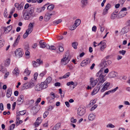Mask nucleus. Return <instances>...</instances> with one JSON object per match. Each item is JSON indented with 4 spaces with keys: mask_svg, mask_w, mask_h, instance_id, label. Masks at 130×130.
Returning <instances> with one entry per match:
<instances>
[{
    "mask_svg": "<svg viewBox=\"0 0 130 130\" xmlns=\"http://www.w3.org/2000/svg\"><path fill=\"white\" fill-rule=\"evenodd\" d=\"M69 54L68 52L66 53L63 56V57L61 59V64L63 65H65L67 64L70 61V59L69 58Z\"/></svg>",
    "mask_w": 130,
    "mask_h": 130,
    "instance_id": "f03ea898",
    "label": "nucleus"
},
{
    "mask_svg": "<svg viewBox=\"0 0 130 130\" xmlns=\"http://www.w3.org/2000/svg\"><path fill=\"white\" fill-rule=\"evenodd\" d=\"M78 44V43L77 42H74L72 43V45L74 49H76L77 48V46Z\"/></svg>",
    "mask_w": 130,
    "mask_h": 130,
    "instance_id": "e433bc0d",
    "label": "nucleus"
},
{
    "mask_svg": "<svg viewBox=\"0 0 130 130\" xmlns=\"http://www.w3.org/2000/svg\"><path fill=\"white\" fill-rule=\"evenodd\" d=\"M80 23V20L79 19L76 20L75 21V23L76 24L77 26H78Z\"/></svg>",
    "mask_w": 130,
    "mask_h": 130,
    "instance_id": "8fccbe9b",
    "label": "nucleus"
},
{
    "mask_svg": "<svg viewBox=\"0 0 130 130\" xmlns=\"http://www.w3.org/2000/svg\"><path fill=\"white\" fill-rule=\"evenodd\" d=\"M119 53L120 54H122L123 55H124L126 51L125 50H122L120 51L119 52Z\"/></svg>",
    "mask_w": 130,
    "mask_h": 130,
    "instance_id": "680f3d73",
    "label": "nucleus"
},
{
    "mask_svg": "<svg viewBox=\"0 0 130 130\" xmlns=\"http://www.w3.org/2000/svg\"><path fill=\"white\" fill-rule=\"evenodd\" d=\"M48 121H47L45 123L43 124V126L44 127H47L48 125Z\"/></svg>",
    "mask_w": 130,
    "mask_h": 130,
    "instance_id": "774afa93",
    "label": "nucleus"
},
{
    "mask_svg": "<svg viewBox=\"0 0 130 130\" xmlns=\"http://www.w3.org/2000/svg\"><path fill=\"white\" fill-rule=\"evenodd\" d=\"M85 112V109L84 107H80L78 109L77 113L79 116L83 115Z\"/></svg>",
    "mask_w": 130,
    "mask_h": 130,
    "instance_id": "20e7f679",
    "label": "nucleus"
},
{
    "mask_svg": "<svg viewBox=\"0 0 130 130\" xmlns=\"http://www.w3.org/2000/svg\"><path fill=\"white\" fill-rule=\"evenodd\" d=\"M12 90L11 88H9L7 89L6 95L7 98H9L11 96L12 94Z\"/></svg>",
    "mask_w": 130,
    "mask_h": 130,
    "instance_id": "aec40b11",
    "label": "nucleus"
},
{
    "mask_svg": "<svg viewBox=\"0 0 130 130\" xmlns=\"http://www.w3.org/2000/svg\"><path fill=\"white\" fill-rule=\"evenodd\" d=\"M108 10L107 9H104L103 10L102 14L103 15H105L107 14L108 13Z\"/></svg>",
    "mask_w": 130,
    "mask_h": 130,
    "instance_id": "de8ad7c7",
    "label": "nucleus"
},
{
    "mask_svg": "<svg viewBox=\"0 0 130 130\" xmlns=\"http://www.w3.org/2000/svg\"><path fill=\"white\" fill-rule=\"evenodd\" d=\"M10 63V60L9 59H8L6 60L4 64V65L5 66H8Z\"/></svg>",
    "mask_w": 130,
    "mask_h": 130,
    "instance_id": "473e14b6",
    "label": "nucleus"
},
{
    "mask_svg": "<svg viewBox=\"0 0 130 130\" xmlns=\"http://www.w3.org/2000/svg\"><path fill=\"white\" fill-rule=\"evenodd\" d=\"M23 3H21L20 5L18 3H16L15 4V6L16 7L18 8L19 10H21L23 8Z\"/></svg>",
    "mask_w": 130,
    "mask_h": 130,
    "instance_id": "6ab92c4d",
    "label": "nucleus"
},
{
    "mask_svg": "<svg viewBox=\"0 0 130 130\" xmlns=\"http://www.w3.org/2000/svg\"><path fill=\"white\" fill-rule=\"evenodd\" d=\"M34 109V111L33 114L34 115H35L39 110L40 108V105H38L36 104L35 107H33Z\"/></svg>",
    "mask_w": 130,
    "mask_h": 130,
    "instance_id": "9d476101",
    "label": "nucleus"
},
{
    "mask_svg": "<svg viewBox=\"0 0 130 130\" xmlns=\"http://www.w3.org/2000/svg\"><path fill=\"white\" fill-rule=\"evenodd\" d=\"M128 31V28L127 27H125L123 28L121 31V33L122 34L126 33Z\"/></svg>",
    "mask_w": 130,
    "mask_h": 130,
    "instance_id": "412c9836",
    "label": "nucleus"
},
{
    "mask_svg": "<svg viewBox=\"0 0 130 130\" xmlns=\"http://www.w3.org/2000/svg\"><path fill=\"white\" fill-rule=\"evenodd\" d=\"M36 62L39 64V66L43 63V61L40 59H36Z\"/></svg>",
    "mask_w": 130,
    "mask_h": 130,
    "instance_id": "a18cd8bd",
    "label": "nucleus"
},
{
    "mask_svg": "<svg viewBox=\"0 0 130 130\" xmlns=\"http://www.w3.org/2000/svg\"><path fill=\"white\" fill-rule=\"evenodd\" d=\"M126 14L125 13L122 11H120L118 14V18H121L126 15Z\"/></svg>",
    "mask_w": 130,
    "mask_h": 130,
    "instance_id": "a211bd4d",
    "label": "nucleus"
},
{
    "mask_svg": "<svg viewBox=\"0 0 130 130\" xmlns=\"http://www.w3.org/2000/svg\"><path fill=\"white\" fill-rule=\"evenodd\" d=\"M0 109L1 110H3L4 109L3 105V103H0Z\"/></svg>",
    "mask_w": 130,
    "mask_h": 130,
    "instance_id": "338daca9",
    "label": "nucleus"
},
{
    "mask_svg": "<svg viewBox=\"0 0 130 130\" xmlns=\"http://www.w3.org/2000/svg\"><path fill=\"white\" fill-rule=\"evenodd\" d=\"M110 83H109L105 82L104 85V86L103 87L101 90V92H103L106 90H108V88L109 87Z\"/></svg>",
    "mask_w": 130,
    "mask_h": 130,
    "instance_id": "0eeeda50",
    "label": "nucleus"
},
{
    "mask_svg": "<svg viewBox=\"0 0 130 130\" xmlns=\"http://www.w3.org/2000/svg\"><path fill=\"white\" fill-rule=\"evenodd\" d=\"M30 72V71H29L27 68H26L25 70L24 73L25 75L27 76L29 75Z\"/></svg>",
    "mask_w": 130,
    "mask_h": 130,
    "instance_id": "c756f323",
    "label": "nucleus"
},
{
    "mask_svg": "<svg viewBox=\"0 0 130 130\" xmlns=\"http://www.w3.org/2000/svg\"><path fill=\"white\" fill-rule=\"evenodd\" d=\"M111 5L109 4H108L106 6L105 9H107L108 10L110 7Z\"/></svg>",
    "mask_w": 130,
    "mask_h": 130,
    "instance_id": "bf43d9fd",
    "label": "nucleus"
},
{
    "mask_svg": "<svg viewBox=\"0 0 130 130\" xmlns=\"http://www.w3.org/2000/svg\"><path fill=\"white\" fill-rule=\"evenodd\" d=\"M35 84L31 80L29 83H26L24 84L23 86L22 89H27L30 88H32L35 85Z\"/></svg>",
    "mask_w": 130,
    "mask_h": 130,
    "instance_id": "7ed1b4c3",
    "label": "nucleus"
},
{
    "mask_svg": "<svg viewBox=\"0 0 130 130\" xmlns=\"http://www.w3.org/2000/svg\"><path fill=\"white\" fill-rule=\"evenodd\" d=\"M54 97H51L50 96H48L47 98V99L48 100L50 101V102H52V100L54 101Z\"/></svg>",
    "mask_w": 130,
    "mask_h": 130,
    "instance_id": "49530a36",
    "label": "nucleus"
},
{
    "mask_svg": "<svg viewBox=\"0 0 130 130\" xmlns=\"http://www.w3.org/2000/svg\"><path fill=\"white\" fill-rule=\"evenodd\" d=\"M54 7V5L53 4L50 5L48 6L47 9L49 11H51L53 10Z\"/></svg>",
    "mask_w": 130,
    "mask_h": 130,
    "instance_id": "c85d7f7f",
    "label": "nucleus"
},
{
    "mask_svg": "<svg viewBox=\"0 0 130 130\" xmlns=\"http://www.w3.org/2000/svg\"><path fill=\"white\" fill-rule=\"evenodd\" d=\"M15 124H13L11 125L9 127V130H13L15 127Z\"/></svg>",
    "mask_w": 130,
    "mask_h": 130,
    "instance_id": "37998d69",
    "label": "nucleus"
},
{
    "mask_svg": "<svg viewBox=\"0 0 130 130\" xmlns=\"http://www.w3.org/2000/svg\"><path fill=\"white\" fill-rule=\"evenodd\" d=\"M84 60L86 62H87V64L88 63H89L91 60V59L88 58H86V60Z\"/></svg>",
    "mask_w": 130,
    "mask_h": 130,
    "instance_id": "052dcab7",
    "label": "nucleus"
},
{
    "mask_svg": "<svg viewBox=\"0 0 130 130\" xmlns=\"http://www.w3.org/2000/svg\"><path fill=\"white\" fill-rule=\"evenodd\" d=\"M40 47L41 48H44L46 47V46L44 44V42L43 40H41L39 42Z\"/></svg>",
    "mask_w": 130,
    "mask_h": 130,
    "instance_id": "5701e85b",
    "label": "nucleus"
},
{
    "mask_svg": "<svg viewBox=\"0 0 130 130\" xmlns=\"http://www.w3.org/2000/svg\"><path fill=\"white\" fill-rule=\"evenodd\" d=\"M19 73V71L18 68H15L13 70V73L16 75H18Z\"/></svg>",
    "mask_w": 130,
    "mask_h": 130,
    "instance_id": "2f4dec72",
    "label": "nucleus"
},
{
    "mask_svg": "<svg viewBox=\"0 0 130 130\" xmlns=\"http://www.w3.org/2000/svg\"><path fill=\"white\" fill-rule=\"evenodd\" d=\"M12 28L11 25L7 27H3L4 31L6 33H8L11 30Z\"/></svg>",
    "mask_w": 130,
    "mask_h": 130,
    "instance_id": "9b49d317",
    "label": "nucleus"
},
{
    "mask_svg": "<svg viewBox=\"0 0 130 130\" xmlns=\"http://www.w3.org/2000/svg\"><path fill=\"white\" fill-rule=\"evenodd\" d=\"M103 69L101 70L97 73L96 74V76L97 77H99L98 78H97L95 80H94L93 78H91L90 79V85L92 87H94L97 83L98 81H99L98 85L99 86L100 83H103L106 80L104 78L105 75H104V73L103 72Z\"/></svg>",
    "mask_w": 130,
    "mask_h": 130,
    "instance_id": "f257e3e1",
    "label": "nucleus"
},
{
    "mask_svg": "<svg viewBox=\"0 0 130 130\" xmlns=\"http://www.w3.org/2000/svg\"><path fill=\"white\" fill-rule=\"evenodd\" d=\"M51 18L50 16H49L47 13L45 14L44 17V19L45 21H47L49 20Z\"/></svg>",
    "mask_w": 130,
    "mask_h": 130,
    "instance_id": "393cba45",
    "label": "nucleus"
},
{
    "mask_svg": "<svg viewBox=\"0 0 130 130\" xmlns=\"http://www.w3.org/2000/svg\"><path fill=\"white\" fill-rule=\"evenodd\" d=\"M41 100V98H38L37 99L36 102H35V104L36 105H38V103H39L40 102Z\"/></svg>",
    "mask_w": 130,
    "mask_h": 130,
    "instance_id": "13d9d810",
    "label": "nucleus"
},
{
    "mask_svg": "<svg viewBox=\"0 0 130 130\" xmlns=\"http://www.w3.org/2000/svg\"><path fill=\"white\" fill-rule=\"evenodd\" d=\"M34 23H30L29 25L28 28L26 30L29 33H31L33 30Z\"/></svg>",
    "mask_w": 130,
    "mask_h": 130,
    "instance_id": "4468645a",
    "label": "nucleus"
},
{
    "mask_svg": "<svg viewBox=\"0 0 130 130\" xmlns=\"http://www.w3.org/2000/svg\"><path fill=\"white\" fill-rule=\"evenodd\" d=\"M108 127L110 128H114L115 127V126L114 125H113L112 124L110 123L107 126V127Z\"/></svg>",
    "mask_w": 130,
    "mask_h": 130,
    "instance_id": "e2e57ef3",
    "label": "nucleus"
},
{
    "mask_svg": "<svg viewBox=\"0 0 130 130\" xmlns=\"http://www.w3.org/2000/svg\"><path fill=\"white\" fill-rule=\"evenodd\" d=\"M62 21V20L61 19H59L53 22V23L54 24H55L57 25L61 22Z\"/></svg>",
    "mask_w": 130,
    "mask_h": 130,
    "instance_id": "f704fd0d",
    "label": "nucleus"
},
{
    "mask_svg": "<svg viewBox=\"0 0 130 130\" xmlns=\"http://www.w3.org/2000/svg\"><path fill=\"white\" fill-rule=\"evenodd\" d=\"M70 73L68 72L66 74L64 75L61 77V78H65L68 77L70 75Z\"/></svg>",
    "mask_w": 130,
    "mask_h": 130,
    "instance_id": "c9c22d12",
    "label": "nucleus"
},
{
    "mask_svg": "<svg viewBox=\"0 0 130 130\" xmlns=\"http://www.w3.org/2000/svg\"><path fill=\"white\" fill-rule=\"evenodd\" d=\"M0 69H1V70H0V71H1L2 72H4V67L3 66V64H1Z\"/></svg>",
    "mask_w": 130,
    "mask_h": 130,
    "instance_id": "4d7b16f0",
    "label": "nucleus"
},
{
    "mask_svg": "<svg viewBox=\"0 0 130 130\" xmlns=\"http://www.w3.org/2000/svg\"><path fill=\"white\" fill-rule=\"evenodd\" d=\"M28 31L27 30H26V31L25 33L23 35V38L24 39H25L27 38L29 34H30L31 33H29V32H28Z\"/></svg>",
    "mask_w": 130,
    "mask_h": 130,
    "instance_id": "72a5a7b5",
    "label": "nucleus"
},
{
    "mask_svg": "<svg viewBox=\"0 0 130 130\" xmlns=\"http://www.w3.org/2000/svg\"><path fill=\"white\" fill-rule=\"evenodd\" d=\"M116 73L115 72H111L108 74V76L110 78L115 77H116V75L115 74Z\"/></svg>",
    "mask_w": 130,
    "mask_h": 130,
    "instance_id": "bb28decb",
    "label": "nucleus"
},
{
    "mask_svg": "<svg viewBox=\"0 0 130 130\" xmlns=\"http://www.w3.org/2000/svg\"><path fill=\"white\" fill-rule=\"evenodd\" d=\"M49 113V112L47 111H46L43 114V117L44 118L46 117Z\"/></svg>",
    "mask_w": 130,
    "mask_h": 130,
    "instance_id": "5fc2aeb1",
    "label": "nucleus"
},
{
    "mask_svg": "<svg viewBox=\"0 0 130 130\" xmlns=\"http://www.w3.org/2000/svg\"><path fill=\"white\" fill-rule=\"evenodd\" d=\"M23 15L24 18L26 20H28L30 19L33 16L32 15L28 13L27 12H25L23 10L22 13Z\"/></svg>",
    "mask_w": 130,
    "mask_h": 130,
    "instance_id": "39448f33",
    "label": "nucleus"
},
{
    "mask_svg": "<svg viewBox=\"0 0 130 130\" xmlns=\"http://www.w3.org/2000/svg\"><path fill=\"white\" fill-rule=\"evenodd\" d=\"M106 61L105 60H103L100 64V67L102 68H104L107 66Z\"/></svg>",
    "mask_w": 130,
    "mask_h": 130,
    "instance_id": "dca6fc26",
    "label": "nucleus"
},
{
    "mask_svg": "<svg viewBox=\"0 0 130 130\" xmlns=\"http://www.w3.org/2000/svg\"><path fill=\"white\" fill-rule=\"evenodd\" d=\"M87 64V62H86L84 60L81 62L80 65L81 66L84 67Z\"/></svg>",
    "mask_w": 130,
    "mask_h": 130,
    "instance_id": "4c0bfd02",
    "label": "nucleus"
},
{
    "mask_svg": "<svg viewBox=\"0 0 130 130\" xmlns=\"http://www.w3.org/2000/svg\"><path fill=\"white\" fill-rule=\"evenodd\" d=\"M70 121L72 123H75L77 121L76 119H74L73 117H72Z\"/></svg>",
    "mask_w": 130,
    "mask_h": 130,
    "instance_id": "c03bdc74",
    "label": "nucleus"
},
{
    "mask_svg": "<svg viewBox=\"0 0 130 130\" xmlns=\"http://www.w3.org/2000/svg\"><path fill=\"white\" fill-rule=\"evenodd\" d=\"M97 100L96 99H95L93 101H91L90 102V104H92V105H93V104H95L96 103V101Z\"/></svg>",
    "mask_w": 130,
    "mask_h": 130,
    "instance_id": "69168bd1",
    "label": "nucleus"
},
{
    "mask_svg": "<svg viewBox=\"0 0 130 130\" xmlns=\"http://www.w3.org/2000/svg\"><path fill=\"white\" fill-rule=\"evenodd\" d=\"M42 120L41 119V117H39L37 119L36 122L34 124L35 127H38L42 122Z\"/></svg>",
    "mask_w": 130,
    "mask_h": 130,
    "instance_id": "1a4fd4ad",
    "label": "nucleus"
},
{
    "mask_svg": "<svg viewBox=\"0 0 130 130\" xmlns=\"http://www.w3.org/2000/svg\"><path fill=\"white\" fill-rule=\"evenodd\" d=\"M82 3L84 6H85L87 3V0H82Z\"/></svg>",
    "mask_w": 130,
    "mask_h": 130,
    "instance_id": "09e8293b",
    "label": "nucleus"
},
{
    "mask_svg": "<svg viewBox=\"0 0 130 130\" xmlns=\"http://www.w3.org/2000/svg\"><path fill=\"white\" fill-rule=\"evenodd\" d=\"M48 84L45 81L44 82H41L40 84V87H41V89L42 88V89H44L48 87Z\"/></svg>",
    "mask_w": 130,
    "mask_h": 130,
    "instance_id": "f3484780",
    "label": "nucleus"
},
{
    "mask_svg": "<svg viewBox=\"0 0 130 130\" xmlns=\"http://www.w3.org/2000/svg\"><path fill=\"white\" fill-rule=\"evenodd\" d=\"M24 101L23 95H21L18 98L17 102L19 103V104H21L23 103Z\"/></svg>",
    "mask_w": 130,
    "mask_h": 130,
    "instance_id": "f8f14e48",
    "label": "nucleus"
},
{
    "mask_svg": "<svg viewBox=\"0 0 130 130\" xmlns=\"http://www.w3.org/2000/svg\"><path fill=\"white\" fill-rule=\"evenodd\" d=\"M35 8L34 7H29L27 10L26 12L33 15Z\"/></svg>",
    "mask_w": 130,
    "mask_h": 130,
    "instance_id": "2eb2a0df",
    "label": "nucleus"
},
{
    "mask_svg": "<svg viewBox=\"0 0 130 130\" xmlns=\"http://www.w3.org/2000/svg\"><path fill=\"white\" fill-rule=\"evenodd\" d=\"M111 92V90H109L108 91L106 92L104 94L103 96H102V98L104 97L106 95H108L109 93Z\"/></svg>",
    "mask_w": 130,
    "mask_h": 130,
    "instance_id": "3c124183",
    "label": "nucleus"
},
{
    "mask_svg": "<svg viewBox=\"0 0 130 130\" xmlns=\"http://www.w3.org/2000/svg\"><path fill=\"white\" fill-rule=\"evenodd\" d=\"M20 115H24L26 113L25 110H23L22 111H20L19 112H18Z\"/></svg>",
    "mask_w": 130,
    "mask_h": 130,
    "instance_id": "603ef678",
    "label": "nucleus"
},
{
    "mask_svg": "<svg viewBox=\"0 0 130 130\" xmlns=\"http://www.w3.org/2000/svg\"><path fill=\"white\" fill-rule=\"evenodd\" d=\"M30 54V52L28 50H26L25 52V55L27 56V57L28 58L29 57V55Z\"/></svg>",
    "mask_w": 130,
    "mask_h": 130,
    "instance_id": "864d4df0",
    "label": "nucleus"
},
{
    "mask_svg": "<svg viewBox=\"0 0 130 130\" xmlns=\"http://www.w3.org/2000/svg\"><path fill=\"white\" fill-rule=\"evenodd\" d=\"M59 93L61 94V97H63L64 96V92L63 93L62 89L61 88L59 89Z\"/></svg>",
    "mask_w": 130,
    "mask_h": 130,
    "instance_id": "ea45409f",
    "label": "nucleus"
},
{
    "mask_svg": "<svg viewBox=\"0 0 130 130\" xmlns=\"http://www.w3.org/2000/svg\"><path fill=\"white\" fill-rule=\"evenodd\" d=\"M41 87H40V85H36L35 89L37 91H40L42 89V88H41Z\"/></svg>",
    "mask_w": 130,
    "mask_h": 130,
    "instance_id": "58836bf2",
    "label": "nucleus"
},
{
    "mask_svg": "<svg viewBox=\"0 0 130 130\" xmlns=\"http://www.w3.org/2000/svg\"><path fill=\"white\" fill-rule=\"evenodd\" d=\"M98 45H100V50L102 51H103L105 48L106 47V44L105 42L102 41L98 44Z\"/></svg>",
    "mask_w": 130,
    "mask_h": 130,
    "instance_id": "6e6552de",
    "label": "nucleus"
},
{
    "mask_svg": "<svg viewBox=\"0 0 130 130\" xmlns=\"http://www.w3.org/2000/svg\"><path fill=\"white\" fill-rule=\"evenodd\" d=\"M97 105L96 104L94 106L92 107L91 109V110L92 111L94 110L97 107Z\"/></svg>",
    "mask_w": 130,
    "mask_h": 130,
    "instance_id": "0e129e2a",
    "label": "nucleus"
},
{
    "mask_svg": "<svg viewBox=\"0 0 130 130\" xmlns=\"http://www.w3.org/2000/svg\"><path fill=\"white\" fill-rule=\"evenodd\" d=\"M52 77L50 76H49L46 78L45 82L48 84L50 83L52 81Z\"/></svg>",
    "mask_w": 130,
    "mask_h": 130,
    "instance_id": "7c9ffc66",
    "label": "nucleus"
},
{
    "mask_svg": "<svg viewBox=\"0 0 130 130\" xmlns=\"http://www.w3.org/2000/svg\"><path fill=\"white\" fill-rule=\"evenodd\" d=\"M118 12V10H117L113 12L111 14V18L112 19H114L116 17L118 18V14H117Z\"/></svg>",
    "mask_w": 130,
    "mask_h": 130,
    "instance_id": "ddd939ff",
    "label": "nucleus"
},
{
    "mask_svg": "<svg viewBox=\"0 0 130 130\" xmlns=\"http://www.w3.org/2000/svg\"><path fill=\"white\" fill-rule=\"evenodd\" d=\"M20 38V36L19 35L18 36V37L15 40L14 43L13 44V46L14 47H15L17 45Z\"/></svg>",
    "mask_w": 130,
    "mask_h": 130,
    "instance_id": "4be33fe9",
    "label": "nucleus"
},
{
    "mask_svg": "<svg viewBox=\"0 0 130 130\" xmlns=\"http://www.w3.org/2000/svg\"><path fill=\"white\" fill-rule=\"evenodd\" d=\"M61 124L60 123H57L55 126L54 127L57 130L59 128Z\"/></svg>",
    "mask_w": 130,
    "mask_h": 130,
    "instance_id": "79ce46f5",
    "label": "nucleus"
},
{
    "mask_svg": "<svg viewBox=\"0 0 130 130\" xmlns=\"http://www.w3.org/2000/svg\"><path fill=\"white\" fill-rule=\"evenodd\" d=\"M59 50L60 52H62L64 51V48L63 47L60 46H59Z\"/></svg>",
    "mask_w": 130,
    "mask_h": 130,
    "instance_id": "6e6d98bb",
    "label": "nucleus"
},
{
    "mask_svg": "<svg viewBox=\"0 0 130 130\" xmlns=\"http://www.w3.org/2000/svg\"><path fill=\"white\" fill-rule=\"evenodd\" d=\"M32 64L34 68H36L39 66V64L36 61H33L32 62Z\"/></svg>",
    "mask_w": 130,
    "mask_h": 130,
    "instance_id": "a878e982",
    "label": "nucleus"
},
{
    "mask_svg": "<svg viewBox=\"0 0 130 130\" xmlns=\"http://www.w3.org/2000/svg\"><path fill=\"white\" fill-rule=\"evenodd\" d=\"M70 85H73V86L72 87V88L73 89L77 86V84H74V82L73 81L68 82L67 84V85L68 86H69Z\"/></svg>",
    "mask_w": 130,
    "mask_h": 130,
    "instance_id": "b1692460",
    "label": "nucleus"
},
{
    "mask_svg": "<svg viewBox=\"0 0 130 130\" xmlns=\"http://www.w3.org/2000/svg\"><path fill=\"white\" fill-rule=\"evenodd\" d=\"M95 118V116L92 114H90L88 116V119L90 121L93 120Z\"/></svg>",
    "mask_w": 130,
    "mask_h": 130,
    "instance_id": "cd10ccee",
    "label": "nucleus"
},
{
    "mask_svg": "<svg viewBox=\"0 0 130 130\" xmlns=\"http://www.w3.org/2000/svg\"><path fill=\"white\" fill-rule=\"evenodd\" d=\"M15 53L16 56L19 57H22L23 54V51L21 50L20 48L16 50L15 52Z\"/></svg>",
    "mask_w": 130,
    "mask_h": 130,
    "instance_id": "423d86ee",
    "label": "nucleus"
},
{
    "mask_svg": "<svg viewBox=\"0 0 130 130\" xmlns=\"http://www.w3.org/2000/svg\"><path fill=\"white\" fill-rule=\"evenodd\" d=\"M100 86H99L94 88L93 90L95 92V93H97L98 92L100 88Z\"/></svg>",
    "mask_w": 130,
    "mask_h": 130,
    "instance_id": "a19ab883",
    "label": "nucleus"
}]
</instances>
